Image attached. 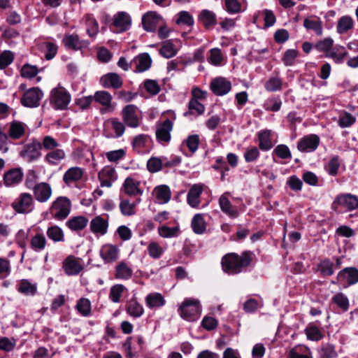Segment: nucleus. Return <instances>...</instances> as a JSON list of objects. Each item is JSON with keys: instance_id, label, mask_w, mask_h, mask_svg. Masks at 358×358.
<instances>
[{"instance_id": "bb28decb", "label": "nucleus", "mask_w": 358, "mask_h": 358, "mask_svg": "<svg viewBox=\"0 0 358 358\" xmlns=\"http://www.w3.org/2000/svg\"><path fill=\"white\" fill-rule=\"evenodd\" d=\"M348 55V52L346 48L343 45L336 44L334 45L329 53L326 55V57L332 59L334 63L339 64L344 62Z\"/></svg>"}, {"instance_id": "cd10ccee", "label": "nucleus", "mask_w": 358, "mask_h": 358, "mask_svg": "<svg viewBox=\"0 0 358 358\" xmlns=\"http://www.w3.org/2000/svg\"><path fill=\"white\" fill-rule=\"evenodd\" d=\"M272 134L270 129L261 130L257 133L258 145L261 150L268 151L273 148Z\"/></svg>"}, {"instance_id": "423d86ee", "label": "nucleus", "mask_w": 358, "mask_h": 358, "mask_svg": "<svg viewBox=\"0 0 358 358\" xmlns=\"http://www.w3.org/2000/svg\"><path fill=\"white\" fill-rule=\"evenodd\" d=\"M71 202L66 197L57 198L52 204L50 213L57 220L65 219L70 213Z\"/></svg>"}, {"instance_id": "a878e982", "label": "nucleus", "mask_w": 358, "mask_h": 358, "mask_svg": "<svg viewBox=\"0 0 358 358\" xmlns=\"http://www.w3.org/2000/svg\"><path fill=\"white\" fill-rule=\"evenodd\" d=\"M101 85L106 88L119 89L122 85V80L120 76L115 73H108L100 79Z\"/></svg>"}, {"instance_id": "9d476101", "label": "nucleus", "mask_w": 358, "mask_h": 358, "mask_svg": "<svg viewBox=\"0 0 358 358\" xmlns=\"http://www.w3.org/2000/svg\"><path fill=\"white\" fill-rule=\"evenodd\" d=\"M125 131L123 122L116 118H110L104 122V133L108 138H119Z\"/></svg>"}, {"instance_id": "58836bf2", "label": "nucleus", "mask_w": 358, "mask_h": 358, "mask_svg": "<svg viewBox=\"0 0 358 358\" xmlns=\"http://www.w3.org/2000/svg\"><path fill=\"white\" fill-rule=\"evenodd\" d=\"M26 124L19 121H13L10 123L8 131V136L12 139H19L23 136L26 131Z\"/></svg>"}, {"instance_id": "864d4df0", "label": "nucleus", "mask_w": 358, "mask_h": 358, "mask_svg": "<svg viewBox=\"0 0 358 358\" xmlns=\"http://www.w3.org/2000/svg\"><path fill=\"white\" fill-rule=\"evenodd\" d=\"M46 242L45 236L43 234L38 233L31 238V248L36 252L41 251L45 249Z\"/></svg>"}, {"instance_id": "dca6fc26", "label": "nucleus", "mask_w": 358, "mask_h": 358, "mask_svg": "<svg viewBox=\"0 0 358 358\" xmlns=\"http://www.w3.org/2000/svg\"><path fill=\"white\" fill-rule=\"evenodd\" d=\"M210 87L215 95L224 96L230 92L231 83L225 78L218 77L211 81Z\"/></svg>"}, {"instance_id": "0eeeda50", "label": "nucleus", "mask_w": 358, "mask_h": 358, "mask_svg": "<svg viewBox=\"0 0 358 358\" xmlns=\"http://www.w3.org/2000/svg\"><path fill=\"white\" fill-rule=\"evenodd\" d=\"M41 142L33 139L31 142L24 145L22 150L20 152V156L24 161L32 162L41 157Z\"/></svg>"}, {"instance_id": "4d7b16f0", "label": "nucleus", "mask_w": 358, "mask_h": 358, "mask_svg": "<svg viewBox=\"0 0 358 358\" xmlns=\"http://www.w3.org/2000/svg\"><path fill=\"white\" fill-rule=\"evenodd\" d=\"M177 52L178 49L171 40L166 41L159 50L162 56L168 59L174 57Z\"/></svg>"}, {"instance_id": "72a5a7b5", "label": "nucleus", "mask_w": 358, "mask_h": 358, "mask_svg": "<svg viewBox=\"0 0 358 358\" xmlns=\"http://www.w3.org/2000/svg\"><path fill=\"white\" fill-rule=\"evenodd\" d=\"M287 358H313L311 350L303 345L292 348L288 352Z\"/></svg>"}, {"instance_id": "09e8293b", "label": "nucleus", "mask_w": 358, "mask_h": 358, "mask_svg": "<svg viewBox=\"0 0 358 358\" xmlns=\"http://www.w3.org/2000/svg\"><path fill=\"white\" fill-rule=\"evenodd\" d=\"M191 225L194 233L197 234H203L206 228L204 215L200 213L196 214L192 218Z\"/></svg>"}, {"instance_id": "f257e3e1", "label": "nucleus", "mask_w": 358, "mask_h": 358, "mask_svg": "<svg viewBox=\"0 0 358 358\" xmlns=\"http://www.w3.org/2000/svg\"><path fill=\"white\" fill-rule=\"evenodd\" d=\"M252 258L253 253L250 251H244L241 255L235 252L226 254L222 258V268L229 275L240 273L250 266Z\"/></svg>"}, {"instance_id": "393cba45", "label": "nucleus", "mask_w": 358, "mask_h": 358, "mask_svg": "<svg viewBox=\"0 0 358 358\" xmlns=\"http://www.w3.org/2000/svg\"><path fill=\"white\" fill-rule=\"evenodd\" d=\"M23 178V172L20 168L12 169L3 174V183L6 187L19 184Z\"/></svg>"}, {"instance_id": "b1692460", "label": "nucleus", "mask_w": 358, "mask_h": 358, "mask_svg": "<svg viewBox=\"0 0 358 358\" xmlns=\"http://www.w3.org/2000/svg\"><path fill=\"white\" fill-rule=\"evenodd\" d=\"M131 64L135 66V72L141 73L150 68L152 59L148 53H142L135 57Z\"/></svg>"}, {"instance_id": "603ef678", "label": "nucleus", "mask_w": 358, "mask_h": 358, "mask_svg": "<svg viewBox=\"0 0 358 358\" xmlns=\"http://www.w3.org/2000/svg\"><path fill=\"white\" fill-rule=\"evenodd\" d=\"M64 45L72 50L81 49L83 47V43L78 38L76 34L66 35L63 39Z\"/></svg>"}, {"instance_id": "c9c22d12", "label": "nucleus", "mask_w": 358, "mask_h": 358, "mask_svg": "<svg viewBox=\"0 0 358 358\" xmlns=\"http://www.w3.org/2000/svg\"><path fill=\"white\" fill-rule=\"evenodd\" d=\"M199 20L202 23L206 29H213L217 24L216 15L214 12L204 9L199 15Z\"/></svg>"}, {"instance_id": "412c9836", "label": "nucleus", "mask_w": 358, "mask_h": 358, "mask_svg": "<svg viewBox=\"0 0 358 358\" xmlns=\"http://www.w3.org/2000/svg\"><path fill=\"white\" fill-rule=\"evenodd\" d=\"M155 201L159 204L167 203L171 198V192L168 185H161L155 187L152 191Z\"/></svg>"}, {"instance_id": "de8ad7c7", "label": "nucleus", "mask_w": 358, "mask_h": 358, "mask_svg": "<svg viewBox=\"0 0 358 358\" xmlns=\"http://www.w3.org/2000/svg\"><path fill=\"white\" fill-rule=\"evenodd\" d=\"M224 8L228 13L234 15L243 12L246 6L239 0H224Z\"/></svg>"}, {"instance_id": "13d9d810", "label": "nucleus", "mask_w": 358, "mask_h": 358, "mask_svg": "<svg viewBox=\"0 0 358 358\" xmlns=\"http://www.w3.org/2000/svg\"><path fill=\"white\" fill-rule=\"evenodd\" d=\"M332 301L343 312L348 311L350 302L346 295L342 292L336 294L331 299Z\"/></svg>"}, {"instance_id": "c756f323", "label": "nucleus", "mask_w": 358, "mask_h": 358, "mask_svg": "<svg viewBox=\"0 0 358 358\" xmlns=\"http://www.w3.org/2000/svg\"><path fill=\"white\" fill-rule=\"evenodd\" d=\"M94 100L102 105L104 108L101 109V113L113 111L114 108L111 106L112 96L106 91L96 92L94 95Z\"/></svg>"}, {"instance_id": "49530a36", "label": "nucleus", "mask_w": 358, "mask_h": 358, "mask_svg": "<svg viewBox=\"0 0 358 358\" xmlns=\"http://www.w3.org/2000/svg\"><path fill=\"white\" fill-rule=\"evenodd\" d=\"M264 88L269 92L280 91L282 88V80L278 75H273L266 81Z\"/></svg>"}, {"instance_id": "7ed1b4c3", "label": "nucleus", "mask_w": 358, "mask_h": 358, "mask_svg": "<svg viewBox=\"0 0 358 358\" xmlns=\"http://www.w3.org/2000/svg\"><path fill=\"white\" fill-rule=\"evenodd\" d=\"M167 113L170 115V117L156 124V139L162 145L170 142L171 138V132L173 130V121L176 120L174 112L170 111Z\"/></svg>"}, {"instance_id": "5fc2aeb1", "label": "nucleus", "mask_w": 358, "mask_h": 358, "mask_svg": "<svg viewBox=\"0 0 358 358\" xmlns=\"http://www.w3.org/2000/svg\"><path fill=\"white\" fill-rule=\"evenodd\" d=\"M127 289L125 286L121 284H116L110 287L109 299L113 303H119L124 292Z\"/></svg>"}, {"instance_id": "6ab92c4d", "label": "nucleus", "mask_w": 358, "mask_h": 358, "mask_svg": "<svg viewBox=\"0 0 358 358\" xmlns=\"http://www.w3.org/2000/svg\"><path fill=\"white\" fill-rule=\"evenodd\" d=\"M161 20V16L157 12H147L142 17V24L143 29L147 31H155Z\"/></svg>"}, {"instance_id": "39448f33", "label": "nucleus", "mask_w": 358, "mask_h": 358, "mask_svg": "<svg viewBox=\"0 0 358 358\" xmlns=\"http://www.w3.org/2000/svg\"><path fill=\"white\" fill-rule=\"evenodd\" d=\"M71 101V95L63 87L59 85L50 92V103L57 109H65Z\"/></svg>"}, {"instance_id": "aec40b11", "label": "nucleus", "mask_w": 358, "mask_h": 358, "mask_svg": "<svg viewBox=\"0 0 358 358\" xmlns=\"http://www.w3.org/2000/svg\"><path fill=\"white\" fill-rule=\"evenodd\" d=\"M83 268L81 259H77L73 256H69L63 262V268L69 275L78 274Z\"/></svg>"}, {"instance_id": "a19ab883", "label": "nucleus", "mask_w": 358, "mask_h": 358, "mask_svg": "<svg viewBox=\"0 0 358 358\" xmlns=\"http://www.w3.org/2000/svg\"><path fill=\"white\" fill-rule=\"evenodd\" d=\"M316 324L317 322L309 323L304 330L307 338L310 341H319L324 337L322 330Z\"/></svg>"}, {"instance_id": "ea45409f", "label": "nucleus", "mask_w": 358, "mask_h": 358, "mask_svg": "<svg viewBox=\"0 0 358 358\" xmlns=\"http://www.w3.org/2000/svg\"><path fill=\"white\" fill-rule=\"evenodd\" d=\"M66 157V152L63 149L57 148L55 150L48 152L44 159L50 165H57Z\"/></svg>"}, {"instance_id": "79ce46f5", "label": "nucleus", "mask_w": 358, "mask_h": 358, "mask_svg": "<svg viewBox=\"0 0 358 358\" xmlns=\"http://www.w3.org/2000/svg\"><path fill=\"white\" fill-rule=\"evenodd\" d=\"M38 49L45 54L46 59H52L57 52V46L50 41H43L38 44Z\"/></svg>"}, {"instance_id": "5701e85b", "label": "nucleus", "mask_w": 358, "mask_h": 358, "mask_svg": "<svg viewBox=\"0 0 358 358\" xmlns=\"http://www.w3.org/2000/svg\"><path fill=\"white\" fill-rule=\"evenodd\" d=\"M151 141L149 135L141 134L134 136L132 147L138 153H143L150 148Z\"/></svg>"}, {"instance_id": "0e129e2a", "label": "nucleus", "mask_w": 358, "mask_h": 358, "mask_svg": "<svg viewBox=\"0 0 358 358\" xmlns=\"http://www.w3.org/2000/svg\"><path fill=\"white\" fill-rule=\"evenodd\" d=\"M281 106L282 101L279 97H271L264 101L263 108L266 111L277 112L280 110Z\"/></svg>"}, {"instance_id": "bf43d9fd", "label": "nucleus", "mask_w": 358, "mask_h": 358, "mask_svg": "<svg viewBox=\"0 0 358 358\" xmlns=\"http://www.w3.org/2000/svg\"><path fill=\"white\" fill-rule=\"evenodd\" d=\"M180 229L178 227H169L166 225L158 228L159 235L164 238H171L179 235Z\"/></svg>"}, {"instance_id": "c03bdc74", "label": "nucleus", "mask_w": 358, "mask_h": 358, "mask_svg": "<svg viewBox=\"0 0 358 358\" xmlns=\"http://www.w3.org/2000/svg\"><path fill=\"white\" fill-rule=\"evenodd\" d=\"M354 27V20L349 15L342 16L337 22L336 31L339 34H344Z\"/></svg>"}, {"instance_id": "4468645a", "label": "nucleus", "mask_w": 358, "mask_h": 358, "mask_svg": "<svg viewBox=\"0 0 358 358\" xmlns=\"http://www.w3.org/2000/svg\"><path fill=\"white\" fill-rule=\"evenodd\" d=\"M320 144V138L315 134H309L301 138L297 143V148L303 152L315 151Z\"/></svg>"}, {"instance_id": "e433bc0d", "label": "nucleus", "mask_w": 358, "mask_h": 358, "mask_svg": "<svg viewBox=\"0 0 358 358\" xmlns=\"http://www.w3.org/2000/svg\"><path fill=\"white\" fill-rule=\"evenodd\" d=\"M100 255L105 262H111L118 258L119 250L116 246L106 244L101 248Z\"/></svg>"}, {"instance_id": "20e7f679", "label": "nucleus", "mask_w": 358, "mask_h": 358, "mask_svg": "<svg viewBox=\"0 0 358 358\" xmlns=\"http://www.w3.org/2000/svg\"><path fill=\"white\" fill-rule=\"evenodd\" d=\"M358 208V197L350 193H342L338 194L332 203V208L334 210L349 212Z\"/></svg>"}, {"instance_id": "473e14b6", "label": "nucleus", "mask_w": 358, "mask_h": 358, "mask_svg": "<svg viewBox=\"0 0 358 358\" xmlns=\"http://www.w3.org/2000/svg\"><path fill=\"white\" fill-rule=\"evenodd\" d=\"M303 26L307 30L313 31L317 36H322L323 34V24L317 17L311 16L306 18L303 21Z\"/></svg>"}, {"instance_id": "2f4dec72", "label": "nucleus", "mask_w": 358, "mask_h": 358, "mask_svg": "<svg viewBox=\"0 0 358 358\" xmlns=\"http://www.w3.org/2000/svg\"><path fill=\"white\" fill-rule=\"evenodd\" d=\"M108 221L100 216H97L91 220V231L97 236H103L107 233Z\"/></svg>"}, {"instance_id": "8fccbe9b", "label": "nucleus", "mask_w": 358, "mask_h": 358, "mask_svg": "<svg viewBox=\"0 0 358 358\" xmlns=\"http://www.w3.org/2000/svg\"><path fill=\"white\" fill-rule=\"evenodd\" d=\"M334 45V41L331 37H326L319 40L314 45V48L320 52L324 53V56L329 53Z\"/></svg>"}, {"instance_id": "6e6552de", "label": "nucleus", "mask_w": 358, "mask_h": 358, "mask_svg": "<svg viewBox=\"0 0 358 358\" xmlns=\"http://www.w3.org/2000/svg\"><path fill=\"white\" fill-rule=\"evenodd\" d=\"M12 207L18 213H31L34 208V199L29 193H22L13 202Z\"/></svg>"}, {"instance_id": "ddd939ff", "label": "nucleus", "mask_w": 358, "mask_h": 358, "mask_svg": "<svg viewBox=\"0 0 358 358\" xmlns=\"http://www.w3.org/2000/svg\"><path fill=\"white\" fill-rule=\"evenodd\" d=\"M117 177L115 169L110 166H104L98 174L101 187H112L113 183L117 180Z\"/></svg>"}, {"instance_id": "774afa93", "label": "nucleus", "mask_w": 358, "mask_h": 358, "mask_svg": "<svg viewBox=\"0 0 358 358\" xmlns=\"http://www.w3.org/2000/svg\"><path fill=\"white\" fill-rule=\"evenodd\" d=\"M341 166L339 157L338 156L333 157L325 166L327 172L332 176L338 174V169Z\"/></svg>"}, {"instance_id": "1a4fd4ad", "label": "nucleus", "mask_w": 358, "mask_h": 358, "mask_svg": "<svg viewBox=\"0 0 358 358\" xmlns=\"http://www.w3.org/2000/svg\"><path fill=\"white\" fill-rule=\"evenodd\" d=\"M122 117L124 124L131 128H136L141 123V115L138 108L134 105L126 106L122 111Z\"/></svg>"}, {"instance_id": "c85d7f7f", "label": "nucleus", "mask_w": 358, "mask_h": 358, "mask_svg": "<svg viewBox=\"0 0 358 358\" xmlns=\"http://www.w3.org/2000/svg\"><path fill=\"white\" fill-rule=\"evenodd\" d=\"M203 192V186L200 184H194L189 189L187 196V203L192 208L199 207L201 203V194Z\"/></svg>"}, {"instance_id": "f03ea898", "label": "nucleus", "mask_w": 358, "mask_h": 358, "mask_svg": "<svg viewBox=\"0 0 358 358\" xmlns=\"http://www.w3.org/2000/svg\"><path fill=\"white\" fill-rule=\"evenodd\" d=\"M202 308L198 299H185L178 308V313L182 318L189 322H194L201 315Z\"/></svg>"}, {"instance_id": "680f3d73", "label": "nucleus", "mask_w": 358, "mask_h": 358, "mask_svg": "<svg viewBox=\"0 0 358 358\" xmlns=\"http://www.w3.org/2000/svg\"><path fill=\"white\" fill-rule=\"evenodd\" d=\"M88 220L83 216H78L70 219L67 222L68 227L74 231L81 230L87 224Z\"/></svg>"}, {"instance_id": "f704fd0d", "label": "nucleus", "mask_w": 358, "mask_h": 358, "mask_svg": "<svg viewBox=\"0 0 358 358\" xmlns=\"http://www.w3.org/2000/svg\"><path fill=\"white\" fill-rule=\"evenodd\" d=\"M133 270L128 263L121 262L115 267V277L121 280H127L131 278Z\"/></svg>"}, {"instance_id": "3c124183", "label": "nucleus", "mask_w": 358, "mask_h": 358, "mask_svg": "<svg viewBox=\"0 0 358 358\" xmlns=\"http://www.w3.org/2000/svg\"><path fill=\"white\" fill-rule=\"evenodd\" d=\"M320 358H336L338 354L334 345L331 343L322 344L318 348Z\"/></svg>"}, {"instance_id": "4c0bfd02", "label": "nucleus", "mask_w": 358, "mask_h": 358, "mask_svg": "<svg viewBox=\"0 0 358 358\" xmlns=\"http://www.w3.org/2000/svg\"><path fill=\"white\" fill-rule=\"evenodd\" d=\"M141 201L137 198L134 201L131 202L128 199H121L120 202V210L124 216H131L136 213V207Z\"/></svg>"}, {"instance_id": "4be33fe9", "label": "nucleus", "mask_w": 358, "mask_h": 358, "mask_svg": "<svg viewBox=\"0 0 358 358\" xmlns=\"http://www.w3.org/2000/svg\"><path fill=\"white\" fill-rule=\"evenodd\" d=\"M131 23V17L126 12L120 11L113 16V26L117 29V31H124L127 30Z\"/></svg>"}, {"instance_id": "052dcab7", "label": "nucleus", "mask_w": 358, "mask_h": 358, "mask_svg": "<svg viewBox=\"0 0 358 358\" xmlns=\"http://www.w3.org/2000/svg\"><path fill=\"white\" fill-rule=\"evenodd\" d=\"M356 122V117L351 113L344 111L341 113L338 120V125L341 128H348L353 125Z\"/></svg>"}, {"instance_id": "a18cd8bd", "label": "nucleus", "mask_w": 358, "mask_h": 358, "mask_svg": "<svg viewBox=\"0 0 358 358\" xmlns=\"http://www.w3.org/2000/svg\"><path fill=\"white\" fill-rule=\"evenodd\" d=\"M17 289L19 292L24 295L34 296L37 292V285L24 279L18 283Z\"/></svg>"}, {"instance_id": "f8f14e48", "label": "nucleus", "mask_w": 358, "mask_h": 358, "mask_svg": "<svg viewBox=\"0 0 358 358\" xmlns=\"http://www.w3.org/2000/svg\"><path fill=\"white\" fill-rule=\"evenodd\" d=\"M43 96V93L38 87H31L24 93L21 103L26 107H37Z\"/></svg>"}, {"instance_id": "a211bd4d", "label": "nucleus", "mask_w": 358, "mask_h": 358, "mask_svg": "<svg viewBox=\"0 0 358 358\" xmlns=\"http://www.w3.org/2000/svg\"><path fill=\"white\" fill-rule=\"evenodd\" d=\"M32 190L36 200L40 203L48 201L52 195L51 186L47 182L36 184Z\"/></svg>"}, {"instance_id": "338daca9", "label": "nucleus", "mask_w": 358, "mask_h": 358, "mask_svg": "<svg viewBox=\"0 0 358 358\" xmlns=\"http://www.w3.org/2000/svg\"><path fill=\"white\" fill-rule=\"evenodd\" d=\"M149 255L153 259H159L164 252V249L157 242L152 241L148 246Z\"/></svg>"}, {"instance_id": "7c9ffc66", "label": "nucleus", "mask_w": 358, "mask_h": 358, "mask_svg": "<svg viewBox=\"0 0 358 358\" xmlns=\"http://www.w3.org/2000/svg\"><path fill=\"white\" fill-rule=\"evenodd\" d=\"M145 301L150 309L159 308L166 303L164 296L159 292L150 293L145 296Z\"/></svg>"}, {"instance_id": "6e6d98bb", "label": "nucleus", "mask_w": 358, "mask_h": 358, "mask_svg": "<svg viewBox=\"0 0 358 358\" xmlns=\"http://www.w3.org/2000/svg\"><path fill=\"white\" fill-rule=\"evenodd\" d=\"M83 174V171L80 168L72 167L70 168L64 176V181L69 184L80 180Z\"/></svg>"}, {"instance_id": "e2e57ef3", "label": "nucleus", "mask_w": 358, "mask_h": 358, "mask_svg": "<svg viewBox=\"0 0 358 358\" xmlns=\"http://www.w3.org/2000/svg\"><path fill=\"white\" fill-rule=\"evenodd\" d=\"M272 155L282 159L289 160L292 159V153L289 148L284 144L278 145L273 149Z\"/></svg>"}, {"instance_id": "69168bd1", "label": "nucleus", "mask_w": 358, "mask_h": 358, "mask_svg": "<svg viewBox=\"0 0 358 358\" xmlns=\"http://www.w3.org/2000/svg\"><path fill=\"white\" fill-rule=\"evenodd\" d=\"M176 23L180 26L192 27L194 23V20L189 12L183 10L178 13Z\"/></svg>"}, {"instance_id": "f3484780", "label": "nucleus", "mask_w": 358, "mask_h": 358, "mask_svg": "<svg viewBox=\"0 0 358 358\" xmlns=\"http://www.w3.org/2000/svg\"><path fill=\"white\" fill-rule=\"evenodd\" d=\"M122 189L125 194L133 196H141L143 190L141 188V181L134 177H127L122 185Z\"/></svg>"}, {"instance_id": "37998d69", "label": "nucleus", "mask_w": 358, "mask_h": 358, "mask_svg": "<svg viewBox=\"0 0 358 358\" xmlns=\"http://www.w3.org/2000/svg\"><path fill=\"white\" fill-rule=\"evenodd\" d=\"M127 313L133 318H138L144 313L143 306L136 300H131L126 306Z\"/></svg>"}, {"instance_id": "2eb2a0df", "label": "nucleus", "mask_w": 358, "mask_h": 358, "mask_svg": "<svg viewBox=\"0 0 358 358\" xmlns=\"http://www.w3.org/2000/svg\"><path fill=\"white\" fill-rule=\"evenodd\" d=\"M338 281L344 286H350L358 282V269L347 267L341 270L337 275Z\"/></svg>"}, {"instance_id": "9b49d317", "label": "nucleus", "mask_w": 358, "mask_h": 358, "mask_svg": "<svg viewBox=\"0 0 358 358\" xmlns=\"http://www.w3.org/2000/svg\"><path fill=\"white\" fill-rule=\"evenodd\" d=\"M230 193L228 192L222 194L218 200L219 206L223 213L231 219L237 218L240 215V209L233 206L229 201Z\"/></svg>"}]
</instances>
